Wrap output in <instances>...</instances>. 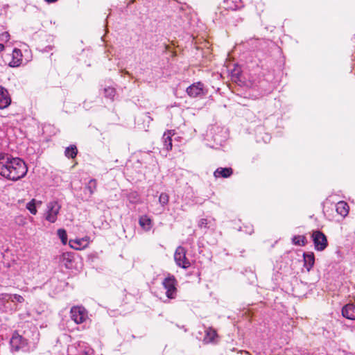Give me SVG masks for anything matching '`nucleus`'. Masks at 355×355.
I'll use <instances>...</instances> for the list:
<instances>
[{
  "label": "nucleus",
  "mask_w": 355,
  "mask_h": 355,
  "mask_svg": "<svg viewBox=\"0 0 355 355\" xmlns=\"http://www.w3.org/2000/svg\"><path fill=\"white\" fill-rule=\"evenodd\" d=\"M20 223H22L23 222V224L24 223V219H23L22 218H20Z\"/></svg>",
  "instance_id": "7c9ffc66"
},
{
  "label": "nucleus",
  "mask_w": 355,
  "mask_h": 355,
  "mask_svg": "<svg viewBox=\"0 0 355 355\" xmlns=\"http://www.w3.org/2000/svg\"><path fill=\"white\" fill-rule=\"evenodd\" d=\"M187 94L192 98L202 96L205 94L203 84L200 82L193 83L187 89Z\"/></svg>",
  "instance_id": "0eeeda50"
},
{
  "label": "nucleus",
  "mask_w": 355,
  "mask_h": 355,
  "mask_svg": "<svg viewBox=\"0 0 355 355\" xmlns=\"http://www.w3.org/2000/svg\"><path fill=\"white\" fill-rule=\"evenodd\" d=\"M10 344L12 350L18 351L21 347H23L24 340L21 336L13 335L10 340Z\"/></svg>",
  "instance_id": "ddd939ff"
},
{
  "label": "nucleus",
  "mask_w": 355,
  "mask_h": 355,
  "mask_svg": "<svg viewBox=\"0 0 355 355\" xmlns=\"http://www.w3.org/2000/svg\"><path fill=\"white\" fill-rule=\"evenodd\" d=\"M20 223H22L23 222V224L24 223V219H23L22 218H20Z\"/></svg>",
  "instance_id": "2f4dec72"
},
{
  "label": "nucleus",
  "mask_w": 355,
  "mask_h": 355,
  "mask_svg": "<svg viewBox=\"0 0 355 355\" xmlns=\"http://www.w3.org/2000/svg\"><path fill=\"white\" fill-rule=\"evenodd\" d=\"M10 34L8 32H3L0 35V40L2 42H8L10 40Z\"/></svg>",
  "instance_id": "cd10ccee"
},
{
  "label": "nucleus",
  "mask_w": 355,
  "mask_h": 355,
  "mask_svg": "<svg viewBox=\"0 0 355 355\" xmlns=\"http://www.w3.org/2000/svg\"><path fill=\"white\" fill-rule=\"evenodd\" d=\"M64 153H65V155H77L78 149H77L76 146L71 145L70 146H69L66 148Z\"/></svg>",
  "instance_id": "b1692460"
},
{
  "label": "nucleus",
  "mask_w": 355,
  "mask_h": 355,
  "mask_svg": "<svg viewBox=\"0 0 355 355\" xmlns=\"http://www.w3.org/2000/svg\"><path fill=\"white\" fill-rule=\"evenodd\" d=\"M27 173L25 162L19 157H0V175L13 181Z\"/></svg>",
  "instance_id": "f257e3e1"
},
{
  "label": "nucleus",
  "mask_w": 355,
  "mask_h": 355,
  "mask_svg": "<svg viewBox=\"0 0 355 355\" xmlns=\"http://www.w3.org/2000/svg\"><path fill=\"white\" fill-rule=\"evenodd\" d=\"M81 245V241L80 240H70L69 241V245L71 248L75 249V250H80Z\"/></svg>",
  "instance_id": "a878e982"
},
{
  "label": "nucleus",
  "mask_w": 355,
  "mask_h": 355,
  "mask_svg": "<svg viewBox=\"0 0 355 355\" xmlns=\"http://www.w3.org/2000/svg\"><path fill=\"white\" fill-rule=\"evenodd\" d=\"M41 201H36L35 199H32L30 202L26 204V209L33 215H35L37 212L36 206L41 205Z\"/></svg>",
  "instance_id": "f3484780"
},
{
  "label": "nucleus",
  "mask_w": 355,
  "mask_h": 355,
  "mask_svg": "<svg viewBox=\"0 0 355 355\" xmlns=\"http://www.w3.org/2000/svg\"><path fill=\"white\" fill-rule=\"evenodd\" d=\"M174 259L176 264L182 268H188L190 266V262L186 257V250L183 247L179 246L174 254Z\"/></svg>",
  "instance_id": "39448f33"
},
{
  "label": "nucleus",
  "mask_w": 355,
  "mask_h": 355,
  "mask_svg": "<svg viewBox=\"0 0 355 355\" xmlns=\"http://www.w3.org/2000/svg\"><path fill=\"white\" fill-rule=\"evenodd\" d=\"M126 197L129 202L132 204H137L140 200L139 195L137 191L129 192Z\"/></svg>",
  "instance_id": "aec40b11"
},
{
  "label": "nucleus",
  "mask_w": 355,
  "mask_h": 355,
  "mask_svg": "<svg viewBox=\"0 0 355 355\" xmlns=\"http://www.w3.org/2000/svg\"><path fill=\"white\" fill-rule=\"evenodd\" d=\"M217 336L216 331L212 328H208L205 331V336L204 340L207 343L212 342L214 338Z\"/></svg>",
  "instance_id": "6ab92c4d"
},
{
  "label": "nucleus",
  "mask_w": 355,
  "mask_h": 355,
  "mask_svg": "<svg viewBox=\"0 0 355 355\" xmlns=\"http://www.w3.org/2000/svg\"><path fill=\"white\" fill-rule=\"evenodd\" d=\"M0 300H4V301H8L10 300L12 302H17L19 303H22L24 301V297L18 294H8V293H3L0 295Z\"/></svg>",
  "instance_id": "4468645a"
},
{
  "label": "nucleus",
  "mask_w": 355,
  "mask_h": 355,
  "mask_svg": "<svg viewBox=\"0 0 355 355\" xmlns=\"http://www.w3.org/2000/svg\"><path fill=\"white\" fill-rule=\"evenodd\" d=\"M96 186H97L96 180L95 179H91L89 181L86 188H87V189L89 190L90 194L92 195L96 191Z\"/></svg>",
  "instance_id": "4be33fe9"
},
{
  "label": "nucleus",
  "mask_w": 355,
  "mask_h": 355,
  "mask_svg": "<svg viewBox=\"0 0 355 355\" xmlns=\"http://www.w3.org/2000/svg\"><path fill=\"white\" fill-rule=\"evenodd\" d=\"M208 222L206 218H201L198 222V227L200 228H209L207 226Z\"/></svg>",
  "instance_id": "bb28decb"
},
{
  "label": "nucleus",
  "mask_w": 355,
  "mask_h": 355,
  "mask_svg": "<svg viewBox=\"0 0 355 355\" xmlns=\"http://www.w3.org/2000/svg\"><path fill=\"white\" fill-rule=\"evenodd\" d=\"M312 239L315 249L318 251H323L327 246V236L320 231H314L312 234Z\"/></svg>",
  "instance_id": "20e7f679"
},
{
  "label": "nucleus",
  "mask_w": 355,
  "mask_h": 355,
  "mask_svg": "<svg viewBox=\"0 0 355 355\" xmlns=\"http://www.w3.org/2000/svg\"><path fill=\"white\" fill-rule=\"evenodd\" d=\"M175 134V130H167L164 133L163 135V141H164V146L166 148V150H170L172 149V136H173Z\"/></svg>",
  "instance_id": "f8f14e48"
},
{
  "label": "nucleus",
  "mask_w": 355,
  "mask_h": 355,
  "mask_svg": "<svg viewBox=\"0 0 355 355\" xmlns=\"http://www.w3.org/2000/svg\"><path fill=\"white\" fill-rule=\"evenodd\" d=\"M342 315L347 319L355 320V305L353 304H347L342 309Z\"/></svg>",
  "instance_id": "9d476101"
},
{
  "label": "nucleus",
  "mask_w": 355,
  "mask_h": 355,
  "mask_svg": "<svg viewBox=\"0 0 355 355\" xmlns=\"http://www.w3.org/2000/svg\"><path fill=\"white\" fill-rule=\"evenodd\" d=\"M139 223L145 230L148 231L151 228V220L147 216H142L139 218Z\"/></svg>",
  "instance_id": "a211bd4d"
},
{
  "label": "nucleus",
  "mask_w": 355,
  "mask_h": 355,
  "mask_svg": "<svg viewBox=\"0 0 355 355\" xmlns=\"http://www.w3.org/2000/svg\"><path fill=\"white\" fill-rule=\"evenodd\" d=\"M169 197L167 193H162L159 197V202L162 206H165L168 202Z\"/></svg>",
  "instance_id": "393cba45"
},
{
  "label": "nucleus",
  "mask_w": 355,
  "mask_h": 355,
  "mask_svg": "<svg viewBox=\"0 0 355 355\" xmlns=\"http://www.w3.org/2000/svg\"><path fill=\"white\" fill-rule=\"evenodd\" d=\"M292 241L295 245L304 246L306 244V239L304 236H294Z\"/></svg>",
  "instance_id": "412c9836"
},
{
  "label": "nucleus",
  "mask_w": 355,
  "mask_h": 355,
  "mask_svg": "<svg viewBox=\"0 0 355 355\" xmlns=\"http://www.w3.org/2000/svg\"><path fill=\"white\" fill-rule=\"evenodd\" d=\"M61 209V205L58 200H51L46 205V211L45 214V219L53 223L57 220L58 215Z\"/></svg>",
  "instance_id": "f03ea898"
},
{
  "label": "nucleus",
  "mask_w": 355,
  "mask_h": 355,
  "mask_svg": "<svg viewBox=\"0 0 355 355\" xmlns=\"http://www.w3.org/2000/svg\"><path fill=\"white\" fill-rule=\"evenodd\" d=\"M23 55L19 49H15L12 53V60L9 62V66L11 67H19L22 62Z\"/></svg>",
  "instance_id": "1a4fd4ad"
},
{
  "label": "nucleus",
  "mask_w": 355,
  "mask_h": 355,
  "mask_svg": "<svg viewBox=\"0 0 355 355\" xmlns=\"http://www.w3.org/2000/svg\"><path fill=\"white\" fill-rule=\"evenodd\" d=\"M5 49V46L3 44L0 43V52H2Z\"/></svg>",
  "instance_id": "c756f323"
},
{
  "label": "nucleus",
  "mask_w": 355,
  "mask_h": 355,
  "mask_svg": "<svg viewBox=\"0 0 355 355\" xmlns=\"http://www.w3.org/2000/svg\"><path fill=\"white\" fill-rule=\"evenodd\" d=\"M11 103V98L6 89L0 85V109L8 107Z\"/></svg>",
  "instance_id": "6e6552de"
},
{
  "label": "nucleus",
  "mask_w": 355,
  "mask_h": 355,
  "mask_svg": "<svg viewBox=\"0 0 355 355\" xmlns=\"http://www.w3.org/2000/svg\"><path fill=\"white\" fill-rule=\"evenodd\" d=\"M57 234L59 238L60 239L62 243L63 244H66L67 241V232L64 229H59L58 230Z\"/></svg>",
  "instance_id": "5701e85b"
},
{
  "label": "nucleus",
  "mask_w": 355,
  "mask_h": 355,
  "mask_svg": "<svg viewBox=\"0 0 355 355\" xmlns=\"http://www.w3.org/2000/svg\"><path fill=\"white\" fill-rule=\"evenodd\" d=\"M71 318L76 323L81 324L87 318V313L83 306H73L70 311Z\"/></svg>",
  "instance_id": "423d86ee"
},
{
  "label": "nucleus",
  "mask_w": 355,
  "mask_h": 355,
  "mask_svg": "<svg viewBox=\"0 0 355 355\" xmlns=\"http://www.w3.org/2000/svg\"><path fill=\"white\" fill-rule=\"evenodd\" d=\"M336 210L338 214L345 216L349 212V206L344 201H340L336 204Z\"/></svg>",
  "instance_id": "dca6fc26"
},
{
  "label": "nucleus",
  "mask_w": 355,
  "mask_h": 355,
  "mask_svg": "<svg viewBox=\"0 0 355 355\" xmlns=\"http://www.w3.org/2000/svg\"><path fill=\"white\" fill-rule=\"evenodd\" d=\"M168 45H166V49H168Z\"/></svg>",
  "instance_id": "473e14b6"
},
{
  "label": "nucleus",
  "mask_w": 355,
  "mask_h": 355,
  "mask_svg": "<svg viewBox=\"0 0 355 355\" xmlns=\"http://www.w3.org/2000/svg\"><path fill=\"white\" fill-rule=\"evenodd\" d=\"M162 285L166 289V295L168 299H175L177 295V281L173 275H168L163 282Z\"/></svg>",
  "instance_id": "7ed1b4c3"
},
{
  "label": "nucleus",
  "mask_w": 355,
  "mask_h": 355,
  "mask_svg": "<svg viewBox=\"0 0 355 355\" xmlns=\"http://www.w3.org/2000/svg\"><path fill=\"white\" fill-rule=\"evenodd\" d=\"M233 173L232 168H218L214 171V176L216 178H229Z\"/></svg>",
  "instance_id": "2eb2a0df"
},
{
  "label": "nucleus",
  "mask_w": 355,
  "mask_h": 355,
  "mask_svg": "<svg viewBox=\"0 0 355 355\" xmlns=\"http://www.w3.org/2000/svg\"><path fill=\"white\" fill-rule=\"evenodd\" d=\"M62 258H63V260H66L65 265L68 268L67 263H70L71 262V259H69V255H66V254H64L62 255Z\"/></svg>",
  "instance_id": "c85d7f7f"
},
{
  "label": "nucleus",
  "mask_w": 355,
  "mask_h": 355,
  "mask_svg": "<svg viewBox=\"0 0 355 355\" xmlns=\"http://www.w3.org/2000/svg\"><path fill=\"white\" fill-rule=\"evenodd\" d=\"M303 259H304V266L306 268V270L309 272L311 269L314 266L315 263V256L313 252H304L303 254Z\"/></svg>",
  "instance_id": "9b49d317"
}]
</instances>
